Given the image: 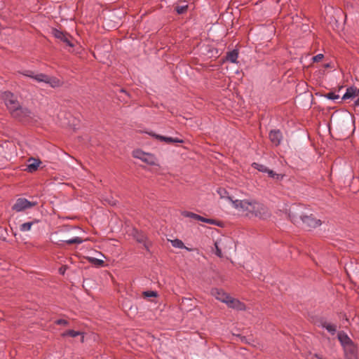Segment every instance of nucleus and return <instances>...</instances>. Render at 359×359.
<instances>
[{
	"label": "nucleus",
	"mask_w": 359,
	"mask_h": 359,
	"mask_svg": "<svg viewBox=\"0 0 359 359\" xmlns=\"http://www.w3.org/2000/svg\"><path fill=\"white\" fill-rule=\"evenodd\" d=\"M229 198L231 200L233 207L247 217H256L264 219L270 216L268 208L257 201Z\"/></svg>",
	"instance_id": "nucleus-1"
},
{
	"label": "nucleus",
	"mask_w": 359,
	"mask_h": 359,
	"mask_svg": "<svg viewBox=\"0 0 359 359\" xmlns=\"http://www.w3.org/2000/svg\"><path fill=\"white\" fill-rule=\"evenodd\" d=\"M304 207L302 205H297L292 207L289 212V217L294 224L302 221L304 227L315 229L322 224L320 219H316L312 214L307 215L303 212Z\"/></svg>",
	"instance_id": "nucleus-2"
},
{
	"label": "nucleus",
	"mask_w": 359,
	"mask_h": 359,
	"mask_svg": "<svg viewBox=\"0 0 359 359\" xmlns=\"http://www.w3.org/2000/svg\"><path fill=\"white\" fill-rule=\"evenodd\" d=\"M20 74L22 75L30 77L37 82H43L45 83L49 84L51 87H58L60 86V81L55 77H50L45 74H34V73L31 70H25L21 72Z\"/></svg>",
	"instance_id": "nucleus-3"
},
{
	"label": "nucleus",
	"mask_w": 359,
	"mask_h": 359,
	"mask_svg": "<svg viewBox=\"0 0 359 359\" xmlns=\"http://www.w3.org/2000/svg\"><path fill=\"white\" fill-rule=\"evenodd\" d=\"M133 156L150 165H154L156 164L157 159L154 154L146 153L140 149H136L133 151Z\"/></svg>",
	"instance_id": "nucleus-4"
},
{
	"label": "nucleus",
	"mask_w": 359,
	"mask_h": 359,
	"mask_svg": "<svg viewBox=\"0 0 359 359\" xmlns=\"http://www.w3.org/2000/svg\"><path fill=\"white\" fill-rule=\"evenodd\" d=\"M2 98L11 114L14 110L20 106L17 98L11 92H4Z\"/></svg>",
	"instance_id": "nucleus-5"
},
{
	"label": "nucleus",
	"mask_w": 359,
	"mask_h": 359,
	"mask_svg": "<svg viewBox=\"0 0 359 359\" xmlns=\"http://www.w3.org/2000/svg\"><path fill=\"white\" fill-rule=\"evenodd\" d=\"M11 115L13 118L20 121H27L32 118L31 111L29 109L22 107L21 106L14 110Z\"/></svg>",
	"instance_id": "nucleus-6"
},
{
	"label": "nucleus",
	"mask_w": 359,
	"mask_h": 359,
	"mask_svg": "<svg viewBox=\"0 0 359 359\" xmlns=\"http://www.w3.org/2000/svg\"><path fill=\"white\" fill-rule=\"evenodd\" d=\"M36 205V202H30L24 198H19L16 200L15 204L13 205L12 209L17 212L23 211L26 209L34 207Z\"/></svg>",
	"instance_id": "nucleus-7"
},
{
	"label": "nucleus",
	"mask_w": 359,
	"mask_h": 359,
	"mask_svg": "<svg viewBox=\"0 0 359 359\" xmlns=\"http://www.w3.org/2000/svg\"><path fill=\"white\" fill-rule=\"evenodd\" d=\"M271 142L276 147L280 144L283 140V134L280 130H272L269 134Z\"/></svg>",
	"instance_id": "nucleus-8"
},
{
	"label": "nucleus",
	"mask_w": 359,
	"mask_h": 359,
	"mask_svg": "<svg viewBox=\"0 0 359 359\" xmlns=\"http://www.w3.org/2000/svg\"><path fill=\"white\" fill-rule=\"evenodd\" d=\"M53 34L56 39H60L61 41L64 42L67 46L70 47L74 46V45L70 41V36L68 34L64 33L63 32L56 29L53 30Z\"/></svg>",
	"instance_id": "nucleus-9"
},
{
	"label": "nucleus",
	"mask_w": 359,
	"mask_h": 359,
	"mask_svg": "<svg viewBox=\"0 0 359 359\" xmlns=\"http://www.w3.org/2000/svg\"><path fill=\"white\" fill-rule=\"evenodd\" d=\"M346 359H358V348L355 344L344 348Z\"/></svg>",
	"instance_id": "nucleus-10"
},
{
	"label": "nucleus",
	"mask_w": 359,
	"mask_h": 359,
	"mask_svg": "<svg viewBox=\"0 0 359 359\" xmlns=\"http://www.w3.org/2000/svg\"><path fill=\"white\" fill-rule=\"evenodd\" d=\"M226 304L231 309L238 310V311H245L246 309L244 303L241 302L240 300L237 299L232 298L231 296L229 297Z\"/></svg>",
	"instance_id": "nucleus-11"
},
{
	"label": "nucleus",
	"mask_w": 359,
	"mask_h": 359,
	"mask_svg": "<svg viewBox=\"0 0 359 359\" xmlns=\"http://www.w3.org/2000/svg\"><path fill=\"white\" fill-rule=\"evenodd\" d=\"M83 242V240L78 236H75L73 238L66 237L64 239H57L54 243L59 246H62L63 243H67L69 245L71 244H81Z\"/></svg>",
	"instance_id": "nucleus-12"
},
{
	"label": "nucleus",
	"mask_w": 359,
	"mask_h": 359,
	"mask_svg": "<svg viewBox=\"0 0 359 359\" xmlns=\"http://www.w3.org/2000/svg\"><path fill=\"white\" fill-rule=\"evenodd\" d=\"M211 294L214 296L217 299L219 300L222 302L226 303L229 297H230L228 294L224 292L223 290L218 288H213L211 290Z\"/></svg>",
	"instance_id": "nucleus-13"
},
{
	"label": "nucleus",
	"mask_w": 359,
	"mask_h": 359,
	"mask_svg": "<svg viewBox=\"0 0 359 359\" xmlns=\"http://www.w3.org/2000/svg\"><path fill=\"white\" fill-rule=\"evenodd\" d=\"M41 163V161L39 159L29 158L27 160V165L25 170L27 171L28 172H34L36 170H37Z\"/></svg>",
	"instance_id": "nucleus-14"
},
{
	"label": "nucleus",
	"mask_w": 359,
	"mask_h": 359,
	"mask_svg": "<svg viewBox=\"0 0 359 359\" xmlns=\"http://www.w3.org/2000/svg\"><path fill=\"white\" fill-rule=\"evenodd\" d=\"M337 338L343 348L354 344L352 339L347 335V334L343 331H341L338 333Z\"/></svg>",
	"instance_id": "nucleus-15"
},
{
	"label": "nucleus",
	"mask_w": 359,
	"mask_h": 359,
	"mask_svg": "<svg viewBox=\"0 0 359 359\" xmlns=\"http://www.w3.org/2000/svg\"><path fill=\"white\" fill-rule=\"evenodd\" d=\"M359 94V88H357L355 86H351L346 89L345 94L344 95L342 99L346 100L351 97H354Z\"/></svg>",
	"instance_id": "nucleus-16"
},
{
	"label": "nucleus",
	"mask_w": 359,
	"mask_h": 359,
	"mask_svg": "<svg viewBox=\"0 0 359 359\" xmlns=\"http://www.w3.org/2000/svg\"><path fill=\"white\" fill-rule=\"evenodd\" d=\"M238 57V52L237 50H233L228 52L226 55V60L231 63H237V59Z\"/></svg>",
	"instance_id": "nucleus-17"
},
{
	"label": "nucleus",
	"mask_w": 359,
	"mask_h": 359,
	"mask_svg": "<svg viewBox=\"0 0 359 359\" xmlns=\"http://www.w3.org/2000/svg\"><path fill=\"white\" fill-rule=\"evenodd\" d=\"M170 243H171L172 247H174V248H179V249H186L188 251L192 250L191 248L186 247L184 245V243L178 238L171 240Z\"/></svg>",
	"instance_id": "nucleus-18"
},
{
	"label": "nucleus",
	"mask_w": 359,
	"mask_h": 359,
	"mask_svg": "<svg viewBox=\"0 0 359 359\" xmlns=\"http://www.w3.org/2000/svg\"><path fill=\"white\" fill-rule=\"evenodd\" d=\"M39 222V220L37 219H35L34 221H32V222H25V223H23L20 226V230L22 232H25V231H28L31 229L32 226L33 224H36Z\"/></svg>",
	"instance_id": "nucleus-19"
},
{
	"label": "nucleus",
	"mask_w": 359,
	"mask_h": 359,
	"mask_svg": "<svg viewBox=\"0 0 359 359\" xmlns=\"http://www.w3.org/2000/svg\"><path fill=\"white\" fill-rule=\"evenodd\" d=\"M323 328L326 329L331 334H334L337 332V326L334 324L324 323L322 324Z\"/></svg>",
	"instance_id": "nucleus-20"
},
{
	"label": "nucleus",
	"mask_w": 359,
	"mask_h": 359,
	"mask_svg": "<svg viewBox=\"0 0 359 359\" xmlns=\"http://www.w3.org/2000/svg\"><path fill=\"white\" fill-rule=\"evenodd\" d=\"M134 236H135L136 241L138 243H143L146 246L145 242H146V240H147V237H146V236L144 233L138 232V231H136L135 234L134 235Z\"/></svg>",
	"instance_id": "nucleus-21"
},
{
	"label": "nucleus",
	"mask_w": 359,
	"mask_h": 359,
	"mask_svg": "<svg viewBox=\"0 0 359 359\" xmlns=\"http://www.w3.org/2000/svg\"><path fill=\"white\" fill-rule=\"evenodd\" d=\"M83 333L79 331H75L73 330H67L62 334V336L65 337H76L77 336L81 335Z\"/></svg>",
	"instance_id": "nucleus-22"
},
{
	"label": "nucleus",
	"mask_w": 359,
	"mask_h": 359,
	"mask_svg": "<svg viewBox=\"0 0 359 359\" xmlns=\"http://www.w3.org/2000/svg\"><path fill=\"white\" fill-rule=\"evenodd\" d=\"M252 166L259 170V172H266V171H268V168L263 165V164H260V163H253L252 164Z\"/></svg>",
	"instance_id": "nucleus-23"
},
{
	"label": "nucleus",
	"mask_w": 359,
	"mask_h": 359,
	"mask_svg": "<svg viewBox=\"0 0 359 359\" xmlns=\"http://www.w3.org/2000/svg\"><path fill=\"white\" fill-rule=\"evenodd\" d=\"M222 240H219V241H217L215 243V249H216V251H215V254L219 257H222V249L219 248V245L222 244Z\"/></svg>",
	"instance_id": "nucleus-24"
},
{
	"label": "nucleus",
	"mask_w": 359,
	"mask_h": 359,
	"mask_svg": "<svg viewBox=\"0 0 359 359\" xmlns=\"http://www.w3.org/2000/svg\"><path fill=\"white\" fill-rule=\"evenodd\" d=\"M164 142L167 143H182L184 141L181 139H179L177 137L173 138V137H165V139Z\"/></svg>",
	"instance_id": "nucleus-25"
},
{
	"label": "nucleus",
	"mask_w": 359,
	"mask_h": 359,
	"mask_svg": "<svg viewBox=\"0 0 359 359\" xmlns=\"http://www.w3.org/2000/svg\"><path fill=\"white\" fill-rule=\"evenodd\" d=\"M269 176L273 179L280 180L283 177L282 175L274 172L272 170L268 168V171L266 172Z\"/></svg>",
	"instance_id": "nucleus-26"
},
{
	"label": "nucleus",
	"mask_w": 359,
	"mask_h": 359,
	"mask_svg": "<svg viewBox=\"0 0 359 359\" xmlns=\"http://www.w3.org/2000/svg\"><path fill=\"white\" fill-rule=\"evenodd\" d=\"M187 8H188V5L185 4V5H182V6H176L175 11L178 14H183L187 11Z\"/></svg>",
	"instance_id": "nucleus-27"
},
{
	"label": "nucleus",
	"mask_w": 359,
	"mask_h": 359,
	"mask_svg": "<svg viewBox=\"0 0 359 359\" xmlns=\"http://www.w3.org/2000/svg\"><path fill=\"white\" fill-rule=\"evenodd\" d=\"M182 215L186 217H189V218L194 219L196 220H198V216H199V215H197V214L191 212H188V211L183 212H182Z\"/></svg>",
	"instance_id": "nucleus-28"
},
{
	"label": "nucleus",
	"mask_w": 359,
	"mask_h": 359,
	"mask_svg": "<svg viewBox=\"0 0 359 359\" xmlns=\"http://www.w3.org/2000/svg\"><path fill=\"white\" fill-rule=\"evenodd\" d=\"M325 97L329 100H335L339 98V95L334 92H330L325 95Z\"/></svg>",
	"instance_id": "nucleus-29"
},
{
	"label": "nucleus",
	"mask_w": 359,
	"mask_h": 359,
	"mask_svg": "<svg viewBox=\"0 0 359 359\" xmlns=\"http://www.w3.org/2000/svg\"><path fill=\"white\" fill-rule=\"evenodd\" d=\"M143 296L145 297H157V292L151 290L144 291L143 292Z\"/></svg>",
	"instance_id": "nucleus-30"
},
{
	"label": "nucleus",
	"mask_w": 359,
	"mask_h": 359,
	"mask_svg": "<svg viewBox=\"0 0 359 359\" xmlns=\"http://www.w3.org/2000/svg\"><path fill=\"white\" fill-rule=\"evenodd\" d=\"M323 57H324L323 54H322V53H319V54L316 55V56H314V57H313V61L314 62H320V61Z\"/></svg>",
	"instance_id": "nucleus-31"
},
{
	"label": "nucleus",
	"mask_w": 359,
	"mask_h": 359,
	"mask_svg": "<svg viewBox=\"0 0 359 359\" xmlns=\"http://www.w3.org/2000/svg\"><path fill=\"white\" fill-rule=\"evenodd\" d=\"M55 323L58 325H67L68 321L65 319H58L55 322Z\"/></svg>",
	"instance_id": "nucleus-32"
},
{
	"label": "nucleus",
	"mask_w": 359,
	"mask_h": 359,
	"mask_svg": "<svg viewBox=\"0 0 359 359\" xmlns=\"http://www.w3.org/2000/svg\"><path fill=\"white\" fill-rule=\"evenodd\" d=\"M150 135L151 136L154 137L156 139L159 140L160 141L164 142V140L165 139V137L163 136V135H156V134H151V133H150Z\"/></svg>",
	"instance_id": "nucleus-33"
},
{
	"label": "nucleus",
	"mask_w": 359,
	"mask_h": 359,
	"mask_svg": "<svg viewBox=\"0 0 359 359\" xmlns=\"http://www.w3.org/2000/svg\"><path fill=\"white\" fill-rule=\"evenodd\" d=\"M92 262L99 265V266H102L103 264H104V262L103 260L102 259H96V258H93L91 259Z\"/></svg>",
	"instance_id": "nucleus-34"
},
{
	"label": "nucleus",
	"mask_w": 359,
	"mask_h": 359,
	"mask_svg": "<svg viewBox=\"0 0 359 359\" xmlns=\"http://www.w3.org/2000/svg\"><path fill=\"white\" fill-rule=\"evenodd\" d=\"M205 223L219 226L218 222L216 220H214V219H208L207 218V220L205 221Z\"/></svg>",
	"instance_id": "nucleus-35"
},
{
	"label": "nucleus",
	"mask_w": 359,
	"mask_h": 359,
	"mask_svg": "<svg viewBox=\"0 0 359 359\" xmlns=\"http://www.w3.org/2000/svg\"><path fill=\"white\" fill-rule=\"evenodd\" d=\"M207 220V218H205L201 215L198 216V221H201L205 223V221Z\"/></svg>",
	"instance_id": "nucleus-36"
},
{
	"label": "nucleus",
	"mask_w": 359,
	"mask_h": 359,
	"mask_svg": "<svg viewBox=\"0 0 359 359\" xmlns=\"http://www.w3.org/2000/svg\"><path fill=\"white\" fill-rule=\"evenodd\" d=\"M59 271L61 274H64L65 272V269L63 267L60 268Z\"/></svg>",
	"instance_id": "nucleus-37"
},
{
	"label": "nucleus",
	"mask_w": 359,
	"mask_h": 359,
	"mask_svg": "<svg viewBox=\"0 0 359 359\" xmlns=\"http://www.w3.org/2000/svg\"><path fill=\"white\" fill-rule=\"evenodd\" d=\"M120 91H121V93H125L126 95H128L127 92H126L124 89H121V90H120Z\"/></svg>",
	"instance_id": "nucleus-38"
},
{
	"label": "nucleus",
	"mask_w": 359,
	"mask_h": 359,
	"mask_svg": "<svg viewBox=\"0 0 359 359\" xmlns=\"http://www.w3.org/2000/svg\"><path fill=\"white\" fill-rule=\"evenodd\" d=\"M60 233H62V231H60L59 232H55V236H57Z\"/></svg>",
	"instance_id": "nucleus-39"
}]
</instances>
